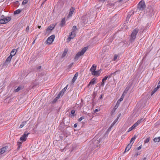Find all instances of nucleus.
Masks as SVG:
<instances>
[{"label": "nucleus", "instance_id": "1", "mask_svg": "<svg viewBox=\"0 0 160 160\" xmlns=\"http://www.w3.org/2000/svg\"><path fill=\"white\" fill-rule=\"evenodd\" d=\"M11 19V17H5L2 15L1 16V19H0V23L4 24L8 22Z\"/></svg>", "mask_w": 160, "mask_h": 160}, {"label": "nucleus", "instance_id": "2", "mask_svg": "<svg viewBox=\"0 0 160 160\" xmlns=\"http://www.w3.org/2000/svg\"><path fill=\"white\" fill-rule=\"evenodd\" d=\"M138 32V30L136 29H134L132 32L130 39V40L131 42H132L134 41Z\"/></svg>", "mask_w": 160, "mask_h": 160}, {"label": "nucleus", "instance_id": "3", "mask_svg": "<svg viewBox=\"0 0 160 160\" xmlns=\"http://www.w3.org/2000/svg\"><path fill=\"white\" fill-rule=\"evenodd\" d=\"M88 48V47H85L82 49L81 52H78L74 58L75 59L78 60L80 56L84 54Z\"/></svg>", "mask_w": 160, "mask_h": 160}, {"label": "nucleus", "instance_id": "4", "mask_svg": "<svg viewBox=\"0 0 160 160\" xmlns=\"http://www.w3.org/2000/svg\"><path fill=\"white\" fill-rule=\"evenodd\" d=\"M138 8L139 10H142L146 8V5L145 2L142 0L138 4Z\"/></svg>", "mask_w": 160, "mask_h": 160}, {"label": "nucleus", "instance_id": "5", "mask_svg": "<svg viewBox=\"0 0 160 160\" xmlns=\"http://www.w3.org/2000/svg\"><path fill=\"white\" fill-rule=\"evenodd\" d=\"M100 142V139L98 140H96L95 139H93L91 142H90L91 144L92 143V146L94 148L97 147L99 145V143Z\"/></svg>", "mask_w": 160, "mask_h": 160}, {"label": "nucleus", "instance_id": "6", "mask_svg": "<svg viewBox=\"0 0 160 160\" xmlns=\"http://www.w3.org/2000/svg\"><path fill=\"white\" fill-rule=\"evenodd\" d=\"M29 133H27L26 132H25L22 135V137H21L19 139V140L20 141H22V142H23L25 141L26 140V139L27 138V137L28 135L29 134Z\"/></svg>", "mask_w": 160, "mask_h": 160}, {"label": "nucleus", "instance_id": "7", "mask_svg": "<svg viewBox=\"0 0 160 160\" xmlns=\"http://www.w3.org/2000/svg\"><path fill=\"white\" fill-rule=\"evenodd\" d=\"M55 36L54 35H52L49 37L47 39V43L48 44H51L54 40Z\"/></svg>", "mask_w": 160, "mask_h": 160}, {"label": "nucleus", "instance_id": "8", "mask_svg": "<svg viewBox=\"0 0 160 160\" xmlns=\"http://www.w3.org/2000/svg\"><path fill=\"white\" fill-rule=\"evenodd\" d=\"M10 150V148L8 146H6L0 149V154H2L3 153L7 151H9Z\"/></svg>", "mask_w": 160, "mask_h": 160}, {"label": "nucleus", "instance_id": "9", "mask_svg": "<svg viewBox=\"0 0 160 160\" xmlns=\"http://www.w3.org/2000/svg\"><path fill=\"white\" fill-rule=\"evenodd\" d=\"M75 36V32L74 31H72L71 34L69 36L68 38L67 39V42H70L71 39L73 38Z\"/></svg>", "mask_w": 160, "mask_h": 160}, {"label": "nucleus", "instance_id": "10", "mask_svg": "<svg viewBox=\"0 0 160 160\" xmlns=\"http://www.w3.org/2000/svg\"><path fill=\"white\" fill-rule=\"evenodd\" d=\"M24 87L23 86L20 85L18 86V88L14 90L13 92H17L19 91H20Z\"/></svg>", "mask_w": 160, "mask_h": 160}, {"label": "nucleus", "instance_id": "11", "mask_svg": "<svg viewBox=\"0 0 160 160\" xmlns=\"http://www.w3.org/2000/svg\"><path fill=\"white\" fill-rule=\"evenodd\" d=\"M75 10L74 8L72 7L70 9V11L69 13V14L68 16V18H69L72 16V14L73 13V12Z\"/></svg>", "mask_w": 160, "mask_h": 160}, {"label": "nucleus", "instance_id": "12", "mask_svg": "<svg viewBox=\"0 0 160 160\" xmlns=\"http://www.w3.org/2000/svg\"><path fill=\"white\" fill-rule=\"evenodd\" d=\"M12 56H11V55H10L8 57V58L6 59L5 62H4V65H7L8 64V62H9L11 61V58H12Z\"/></svg>", "mask_w": 160, "mask_h": 160}, {"label": "nucleus", "instance_id": "13", "mask_svg": "<svg viewBox=\"0 0 160 160\" xmlns=\"http://www.w3.org/2000/svg\"><path fill=\"white\" fill-rule=\"evenodd\" d=\"M57 23H56L55 25H52V26H50L48 27L47 29V32L51 31L54 28L55 26H56Z\"/></svg>", "mask_w": 160, "mask_h": 160}, {"label": "nucleus", "instance_id": "14", "mask_svg": "<svg viewBox=\"0 0 160 160\" xmlns=\"http://www.w3.org/2000/svg\"><path fill=\"white\" fill-rule=\"evenodd\" d=\"M142 120V118L138 120L136 122H135L133 125V127L135 128L137 127L139 124L141 122Z\"/></svg>", "mask_w": 160, "mask_h": 160}, {"label": "nucleus", "instance_id": "15", "mask_svg": "<svg viewBox=\"0 0 160 160\" xmlns=\"http://www.w3.org/2000/svg\"><path fill=\"white\" fill-rule=\"evenodd\" d=\"M96 79L95 78H93L92 79L90 82H89L88 85V86L89 87L91 85H92L93 84H94L96 82Z\"/></svg>", "mask_w": 160, "mask_h": 160}, {"label": "nucleus", "instance_id": "16", "mask_svg": "<svg viewBox=\"0 0 160 160\" xmlns=\"http://www.w3.org/2000/svg\"><path fill=\"white\" fill-rule=\"evenodd\" d=\"M66 22L65 21V18H63L62 20L61 21V22L60 24V26L61 27H63L64 25L65 24Z\"/></svg>", "mask_w": 160, "mask_h": 160}, {"label": "nucleus", "instance_id": "17", "mask_svg": "<svg viewBox=\"0 0 160 160\" xmlns=\"http://www.w3.org/2000/svg\"><path fill=\"white\" fill-rule=\"evenodd\" d=\"M100 73V72L99 70L97 71H95L93 72L92 73V74L93 75L98 76L99 75Z\"/></svg>", "mask_w": 160, "mask_h": 160}, {"label": "nucleus", "instance_id": "18", "mask_svg": "<svg viewBox=\"0 0 160 160\" xmlns=\"http://www.w3.org/2000/svg\"><path fill=\"white\" fill-rule=\"evenodd\" d=\"M96 68V66H95L94 64L93 65L90 69V71L92 73L93 72H94L95 71Z\"/></svg>", "mask_w": 160, "mask_h": 160}, {"label": "nucleus", "instance_id": "19", "mask_svg": "<svg viewBox=\"0 0 160 160\" xmlns=\"http://www.w3.org/2000/svg\"><path fill=\"white\" fill-rule=\"evenodd\" d=\"M120 70H117L115 72L112 73V74H113V76H119V74L120 72Z\"/></svg>", "mask_w": 160, "mask_h": 160}, {"label": "nucleus", "instance_id": "20", "mask_svg": "<svg viewBox=\"0 0 160 160\" xmlns=\"http://www.w3.org/2000/svg\"><path fill=\"white\" fill-rule=\"evenodd\" d=\"M107 77H106V76H105L104 78L102 80V82H101V86L102 87L104 86V81L107 79Z\"/></svg>", "mask_w": 160, "mask_h": 160}, {"label": "nucleus", "instance_id": "21", "mask_svg": "<svg viewBox=\"0 0 160 160\" xmlns=\"http://www.w3.org/2000/svg\"><path fill=\"white\" fill-rule=\"evenodd\" d=\"M153 141L155 142H159L160 141V136L156 137L153 139Z\"/></svg>", "mask_w": 160, "mask_h": 160}, {"label": "nucleus", "instance_id": "22", "mask_svg": "<svg viewBox=\"0 0 160 160\" xmlns=\"http://www.w3.org/2000/svg\"><path fill=\"white\" fill-rule=\"evenodd\" d=\"M16 50L15 49H13L11 52L10 55L12 57L14 56L16 53Z\"/></svg>", "mask_w": 160, "mask_h": 160}, {"label": "nucleus", "instance_id": "23", "mask_svg": "<svg viewBox=\"0 0 160 160\" xmlns=\"http://www.w3.org/2000/svg\"><path fill=\"white\" fill-rule=\"evenodd\" d=\"M22 142H20L19 141H18L17 142V145L18 147L17 148V150H19L20 149V147L22 146Z\"/></svg>", "mask_w": 160, "mask_h": 160}, {"label": "nucleus", "instance_id": "24", "mask_svg": "<svg viewBox=\"0 0 160 160\" xmlns=\"http://www.w3.org/2000/svg\"><path fill=\"white\" fill-rule=\"evenodd\" d=\"M22 11V10H21L20 9H18V10H15L14 12V14H17L20 13Z\"/></svg>", "mask_w": 160, "mask_h": 160}, {"label": "nucleus", "instance_id": "25", "mask_svg": "<svg viewBox=\"0 0 160 160\" xmlns=\"http://www.w3.org/2000/svg\"><path fill=\"white\" fill-rule=\"evenodd\" d=\"M159 88V87L158 86L157 87L155 88L154 90L152 91L151 92V95H152L156 92L158 90Z\"/></svg>", "mask_w": 160, "mask_h": 160}, {"label": "nucleus", "instance_id": "26", "mask_svg": "<svg viewBox=\"0 0 160 160\" xmlns=\"http://www.w3.org/2000/svg\"><path fill=\"white\" fill-rule=\"evenodd\" d=\"M26 123H27L26 121L23 122L20 125V126L19 128H22L24 125H25L26 124Z\"/></svg>", "mask_w": 160, "mask_h": 160}, {"label": "nucleus", "instance_id": "27", "mask_svg": "<svg viewBox=\"0 0 160 160\" xmlns=\"http://www.w3.org/2000/svg\"><path fill=\"white\" fill-rule=\"evenodd\" d=\"M130 89V87L129 86H127L125 88V90L124 91V93H125V94H126L128 91Z\"/></svg>", "mask_w": 160, "mask_h": 160}, {"label": "nucleus", "instance_id": "28", "mask_svg": "<svg viewBox=\"0 0 160 160\" xmlns=\"http://www.w3.org/2000/svg\"><path fill=\"white\" fill-rule=\"evenodd\" d=\"M133 142L134 141L132 142V143L131 144L130 143L128 144L126 147V148H128V150H129L132 146V144Z\"/></svg>", "mask_w": 160, "mask_h": 160}, {"label": "nucleus", "instance_id": "29", "mask_svg": "<svg viewBox=\"0 0 160 160\" xmlns=\"http://www.w3.org/2000/svg\"><path fill=\"white\" fill-rule=\"evenodd\" d=\"M67 50H64L63 52V53L62 55V58H64L66 55L67 53Z\"/></svg>", "mask_w": 160, "mask_h": 160}, {"label": "nucleus", "instance_id": "30", "mask_svg": "<svg viewBox=\"0 0 160 160\" xmlns=\"http://www.w3.org/2000/svg\"><path fill=\"white\" fill-rule=\"evenodd\" d=\"M75 112V111L74 110H72L71 111V116H75L74 113Z\"/></svg>", "mask_w": 160, "mask_h": 160}, {"label": "nucleus", "instance_id": "31", "mask_svg": "<svg viewBox=\"0 0 160 160\" xmlns=\"http://www.w3.org/2000/svg\"><path fill=\"white\" fill-rule=\"evenodd\" d=\"M67 88H66V87H65L63 89L62 91H61L60 92L61 93L62 95H63L65 91L66 90Z\"/></svg>", "mask_w": 160, "mask_h": 160}, {"label": "nucleus", "instance_id": "32", "mask_svg": "<svg viewBox=\"0 0 160 160\" xmlns=\"http://www.w3.org/2000/svg\"><path fill=\"white\" fill-rule=\"evenodd\" d=\"M28 1V0H23L22 2V5H24L27 4Z\"/></svg>", "mask_w": 160, "mask_h": 160}, {"label": "nucleus", "instance_id": "33", "mask_svg": "<svg viewBox=\"0 0 160 160\" xmlns=\"http://www.w3.org/2000/svg\"><path fill=\"white\" fill-rule=\"evenodd\" d=\"M135 128L134 127H133V126L132 125L131 127L129 128L128 131V132H130V131H132V130H133V129Z\"/></svg>", "mask_w": 160, "mask_h": 160}, {"label": "nucleus", "instance_id": "34", "mask_svg": "<svg viewBox=\"0 0 160 160\" xmlns=\"http://www.w3.org/2000/svg\"><path fill=\"white\" fill-rule=\"evenodd\" d=\"M136 138V136L135 135L134 137H133L131 139V140H130V143H131L134 140H135V139Z\"/></svg>", "mask_w": 160, "mask_h": 160}, {"label": "nucleus", "instance_id": "35", "mask_svg": "<svg viewBox=\"0 0 160 160\" xmlns=\"http://www.w3.org/2000/svg\"><path fill=\"white\" fill-rule=\"evenodd\" d=\"M120 103H119V102H118V101L117 102V103L116 104V105L114 107V109H115V110L116 109L118 108V106H119Z\"/></svg>", "mask_w": 160, "mask_h": 160}, {"label": "nucleus", "instance_id": "36", "mask_svg": "<svg viewBox=\"0 0 160 160\" xmlns=\"http://www.w3.org/2000/svg\"><path fill=\"white\" fill-rule=\"evenodd\" d=\"M150 137H149L146 138V139L144 141V142L145 143H148L150 140Z\"/></svg>", "mask_w": 160, "mask_h": 160}, {"label": "nucleus", "instance_id": "37", "mask_svg": "<svg viewBox=\"0 0 160 160\" xmlns=\"http://www.w3.org/2000/svg\"><path fill=\"white\" fill-rule=\"evenodd\" d=\"M58 99V98H57L56 97L52 101V103H56V102L57 101Z\"/></svg>", "mask_w": 160, "mask_h": 160}, {"label": "nucleus", "instance_id": "38", "mask_svg": "<svg viewBox=\"0 0 160 160\" xmlns=\"http://www.w3.org/2000/svg\"><path fill=\"white\" fill-rule=\"evenodd\" d=\"M77 78L76 77L74 76L73 77L72 80V82L73 83L76 81V80L77 79Z\"/></svg>", "mask_w": 160, "mask_h": 160}, {"label": "nucleus", "instance_id": "39", "mask_svg": "<svg viewBox=\"0 0 160 160\" xmlns=\"http://www.w3.org/2000/svg\"><path fill=\"white\" fill-rule=\"evenodd\" d=\"M62 95V96L63 95L60 92L58 94L57 97H56L57 98H58V99L60 98V96Z\"/></svg>", "mask_w": 160, "mask_h": 160}, {"label": "nucleus", "instance_id": "40", "mask_svg": "<svg viewBox=\"0 0 160 160\" xmlns=\"http://www.w3.org/2000/svg\"><path fill=\"white\" fill-rule=\"evenodd\" d=\"M106 77H107V78H110L112 77L113 76V74H112V73H111L110 75H108V76H105Z\"/></svg>", "mask_w": 160, "mask_h": 160}, {"label": "nucleus", "instance_id": "41", "mask_svg": "<svg viewBox=\"0 0 160 160\" xmlns=\"http://www.w3.org/2000/svg\"><path fill=\"white\" fill-rule=\"evenodd\" d=\"M77 29V26H74L72 27V30H73V31H74L75 32V31Z\"/></svg>", "mask_w": 160, "mask_h": 160}, {"label": "nucleus", "instance_id": "42", "mask_svg": "<svg viewBox=\"0 0 160 160\" xmlns=\"http://www.w3.org/2000/svg\"><path fill=\"white\" fill-rule=\"evenodd\" d=\"M84 118V117H80L78 120V121L80 122Z\"/></svg>", "mask_w": 160, "mask_h": 160}, {"label": "nucleus", "instance_id": "43", "mask_svg": "<svg viewBox=\"0 0 160 160\" xmlns=\"http://www.w3.org/2000/svg\"><path fill=\"white\" fill-rule=\"evenodd\" d=\"M123 100V98L121 97V98L119 99L118 100V102H119V103H120V102L121 101H122Z\"/></svg>", "mask_w": 160, "mask_h": 160}, {"label": "nucleus", "instance_id": "44", "mask_svg": "<svg viewBox=\"0 0 160 160\" xmlns=\"http://www.w3.org/2000/svg\"><path fill=\"white\" fill-rule=\"evenodd\" d=\"M41 66H39L37 68V69L38 71H40V70H39L41 68Z\"/></svg>", "mask_w": 160, "mask_h": 160}, {"label": "nucleus", "instance_id": "45", "mask_svg": "<svg viewBox=\"0 0 160 160\" xmlns=\"http://www.w3.org/2000/svg\"><path fill=\"white\" fill-rule=\"evenodd\" d=\"M125 93H124V92H123V93L122 94L121 97V98H123V99L125 96Z\"/></svg>", "mask_w": 160, "mask_h": 160}, {"label": "nucleus", "instance_id": "46", "mask_svg": "<svg viewBox=\"0 0 160 160\" xmlns=\"http://www.w3.org/2000/svg\"><path fill=\"white\" fill-rule=\"evenodd\" d=\"M78 75V72H77L75 74L74 76L77 77H77Z\"/></svg>", "mask_w": 160, "mask_h": 160}, {"label": "nucleus", "instance_id": "47", "mask_svg": "<svg viewBox=\"0 0 160 160\" xmlns=\"http://www.w3.org/2000/svg\"><path fill=\"white\" fill-rule=\"evenodd\" d=\"M141 148H142V146L141 145L140 146H139V147H138L137 148V150H140V149H141Z\"/></svg>", "mask_w": 160, "mask_h": 160}, {"label": "nucleus", "instance_id": "48", "mask_svg": "<svg viewBox=\"0 0 160 160\" xmlns=\"http://www.w3.org/2000/svg\"><path fill=\"white\" fill-rule=\"evenodd\" d=\"M131 15H130L129 14H128V16H127V19H129V18H130V17H131Z\"/></svg>", "mask_w": 160, "mask_h": 160}, {"label": "nucleus", "instance_id": "49", "mask_svg": "<svg viewBox=\"0 0 160 160\" xmlns=\"http://www.w3.org/2000/svg\"><path fill=\"white\" fill-rule=\"evenodd\" d=\"M117 56L116 55H115L113 58L114 60H115L117 59Z\"/></svg>", "mask_w": 160, "mask_h": 160}, {"label": "nucleus", "instance_id": "50", "mask_svg": "<svg viewBox=\"0 0 160 160\" xmlns=\"http://www.w3.org/2000/svg\"><path fill=\"white\" fill-rule=\"evenodd\" d=\"M29 27L28 26L27 27L26 29V31H28V30H29Z\"/></svg>", "mask_w": 160, "mask_h": 160}, {"label": "nucleus", "instance_id": "51", "mask_svg": "<svg viewBox=\"0 0 160 160\" xmlns=\"http://www.w3.org/2000/svg\"><path fill=\"white\" fill-rule=\"evenodd\" d=\"M158 87H159V88H160V81H159V82L158 83Z\"/></svg>", "mask_w": 160, "mask_h": 160}, {"label": "nucleus", "instance_id": "52", "mask_svg": "<svg viewBox=\"0 0 160 160\" xmlns=\"http://www.w3.org/2000/svg\"><path fill=\"white\" fill-rule=\"evenodd\" d=\"M129 150H128V148H125V149L124 152H126L128 151Z\"/></svg>", "mask_w": 160, "mask_h": 160}, {"label": "nucleus", "instance_id": "53", "mask_svg": "<svg viewBox=\"0 0 160 160\" xmlns=\"http://www.w3.org/2000/svg\"><path fill=\"white\" fill-rule=\"evenodd\" d=\"M73 127L74 128H76L77 127V123H75Z\"/></svg>", "mask_w": 160, "mask_h": 160}, {"label": "nucleus", "instance_id": "54", "mask_svg": "<svg viewBox=\"0 0 160 160\" xmlns=\"http://www.w3.org/2000/svg\"><path fill=\"white\" fill-rule=\"evenodd\" d=\"M98 111V109H95V110H94V112H97Z\"/></svg>", "mask_w": 160, "mask_h": 160}, {"label": "nucleus", "instance_id": "55", "mask_svg": "<svg viewBox=\"0 0 160 160\" xmlns=\"http://www.w3.org/2000/svg\"><path fill=\"white\" fill-rule=\"evenodd\" d=\"M102 96H103V95H102V94H101V95H100V97H99V98H100V99H101V98H102Z\"/></svg>", "mask_w": 160, "mask_h": 160}, {"label": "nucleus", "instance_id": "56", "mask_svg": "<svg viewBox=\"0 0 160 160\" xmlns=\"http://www.w3.org/2000/svg\"><path fill=\"white\" fill-rule=\"evenodd\" d=\"M112 127H111V126L108 129V131H109L111 130V129Z\"/></svg>", "mask_w": 160, "mask_h": 160}, {"label": "nucleus", "instance_id": "57", "mask_svg": "<svg viewBox=\"0 0 160 160\" xmlns=\"http://www.w3.org/2000/svg\"><path fill=\"white\" fill-rule=\"evenodd\" d=\"M100 2H104L105 1V0H98Z\"/></svg>", "mask_w": 160, "mask_h": 160}, {"label": "nucleus", "instance_id": "58", "mask_svg": "<svg viewBox=\"0 0 160 160\" xmlns=\"http://www.w3.org/2000/svg\"><path fill=\"white\" fill-rule=\"evenodd\" d=\"M19 2L18 1H16L15 2V4H18V3Z\"/></svg>", "mask_w": 160, "mask_h": 160}, {"label": "nucleus", "instance_id": "59", "mask_svg": "<svg viewBox=\"0 0 160 160\" xmlns=\"http://www.w3.org/2000/svg\"><path fill=\"white\" fill-rule=\"evenodd\" d=\"M114 125V123H112L111 126V127H112Z\"/></svg>", "mask_w": 160, "mask_h": 160}, {"label": "nucleus", "instance_id": "60", "mask_svg": "<svg viewBox=\"0 0 160 160\" xmlns=\"http://www.w3.org/2000/svg\"><path fill=\"white\" fill-rule=\"evenodd\" d=\"M116 122V120H115V121L113 122L112 123H114V124H115V123Z\"/></svg>", "mask_w": 160, "mask_h": 160}, {"label": "nucleus", "instance_id": "61", "mask_svg": "<svg viewBox=\"0 0 160 160\" xmlns=\"http://www.w3.org/2000/svg\"><path fill=\"white\" fill-rule=\"evenodd\" d=\"M41 27V26H38V28H39V29Z\"/></svg>", "mask_w": 160, "mask_h": 160}, {"label": "nucleus", "instance_id": "62", "mask_svg": "<svg viewBox=\"0 0 160 160\" xmlns=\"http://www.w3.org/2000/svg\"><path fill=\"white\" fill-rule=\"evenodd\" d=\"M146 159V158L145 157L143 159V160H145Z\"/></svg>", "mask_w": 160, "mask_h": 160}, {"label": "nucleus", "instance_id": "63", "mask_svg": "<svg viewBox=\"0 0 160 160\" xmlns=\"http://www.w3.org/2000/svg\"><path fill=\"white\" fill-rule=\"evenodd\" d=\"M18 60H17V61L16 62H15V64H16V63H17V62H18Z\"/></svg>", "mask_w": 160, "mask_h": 160}, {"label": "nucleus", "instance_id": "64", "mask_svg": "<svg viewBox=\"0 0 160 160\" xmlns=\"http://www.w3.org/2000/svg\"><path fill=\"white\" fill-rule=\"evenodd\" d=\"M73 64V63H71V65H72V64Z\"/></svg>", "mask_w": 160, "mask_h": 160}]
</instances>
